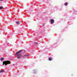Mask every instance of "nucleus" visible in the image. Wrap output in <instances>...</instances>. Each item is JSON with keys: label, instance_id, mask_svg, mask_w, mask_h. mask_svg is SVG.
Instances as JSON below:
<instances>
[{"label": "nucleus", "instance_id": "3", "mask_svg": "<svg viewBox=\"0 0 77 77\" xmlns=\"http://www.w3.org/2000/svg\"><path fill=\"white\" fill-rule=\"evenodd\" d=\"M16 24H17V25H19V24H21V23H21V21H16Z\"/></svg>", "mask_w": 77, "mask_h": 77}, {"label": "nucleus", "instance_id": "10", "mask_svg": "<svg viewBox=\"0 0 77 77\" xmlns=\"http://www.w3.org/2000/svg\"><path fill=\"white\" fill-rule=\"evenodd\" d=\"M4 59H3V58H1V59H0V60L1 61H2V60H3Z\"/></svg>", "mask_w": 77, "mask_h": 77}, {"label": "nucleus", "instance_id": "6", "mask_svg": "<svg viewBox=\"0 0 77 77\" xmlns=\"http://www.w3.org/2000/svg\"><path fill=\"white\" fill-rule=\"evenodd\" d=\"M29 55L26 54L24 55L23 56V58H26L27 57H28Z\"/></svg>", "mask_w": 77, "mask_h": 77}, {"label": "nucleus", "instance_id": "2", "mask_svg": "<svg viewBox=\"0 0 77 77\" xmlns=\"http://www.w3.org/2000/svg\"><path fill=\"white\" fill-rule=\"evenodd\" d=\"M17 56V59H20V57H21V54H16Z\"/></svg>", "mask_w": 77, "mask_h": 77}, {"label": "nucleus", "instance_id": "14", "mask_svg": "<svg viewBox=\"0 0 77 77\" xmlns=\"http://www.w3.org/2000/svg\"><path fill=\"white\" fill-rule=\"evenodd\" d=\"M3 0H0V1H3Z\"/></svg>", "mask_w": 77, "mask_h": 77}, {"label": "nucleus", "instance_id": "9", "mask_svg": "<svg viewBox=\"0 0 77 77\" xmlns=\"http://www.w3.org/2000/svg\"><path fill=\"white\" fill-rule=\"evenodd\" d=\"M49 60L50 61L52 60H53V59H52V58L49 57Z\"/></svg>", "mask_w": 77, "mask_h": 77}, {"label": "nucleus", "instance_id": "11", "mask_svg": "<svg viewBox=\"0 0 77 77\" xmlns=\"http://www.w3.org/2000/svg\"><path fill=\"white\" fill-rule=\"evenodd\" d=\"M64 5H68V3H67V2H65V3H64Z\"/></svg>", "mask_w": 77, "mask_h": 77}, {"label": "nucleus", "instance_id": "15", "mask_svg": "<svg viewBox=\"0 0 77 77\" xmlns=\"http://www.w3.org/2000/svg\"><path fill=\"white\" fill-rule=\"evenodd\" d=\"M13 65H14V64H13Z\"/></svg>", "mask_w": 77, "mask_h": 77}, {"label": "nucleus", "instance_id": "7", "mask_svg": "<svg viewBox=\"0 0 77 77\" xmlns=\"http://www.w3.org/2000/svg\"><path fill=\"white\" fill-rule=\"evenodd\" d=\"M33 74H36V73L37 72V71H36V70H33Z\"/></svg>", "mask_w": 77, "mask_h": 77}, {"label": "nucleus", "instance_id": "13", "mask_svg": "<svg viewBox=\"0 0 77 77\" xmlns=\"http://www.w3.org/2000/svg\"><path fill=\"white\" fill-rule=\"evenodd\" d=\"M3 7H0V9H3Z\"/></svg>", "mask_w": 77, "mask_h": 77}, {"label": "nucleus", "instance_id": "8", "mask_svg": "<svg viewBox=\"0 0 77 77\" xmlns=\"http://www.w3.org/2000/svg\"><path fill=\"white\" fill-rule=\"evenodd\" d=\"M5 72V70H0V73H1V72Z\"/></svg>", "mask_w": 77, "mask_h": 77}, {"label": "nucleus", "instance_id": "4", "mask_svg": "<svg viewBox=\"0 0 77 77\" xmlns=\"http://www.w3.org/2000/svg\"><path fill=\"white\" fill-rule=\"evenodd\" d=\"M22 52V50H20L19 51H18V52H17L16 53V54H20V53H21V52Z\"/></svg>", "mask_w": 77, "mask_h": 77}, {"label": "nucleus", "instance_id": "12", "mask_svg": "<svg viewBox=\"0 0 77 77\" xmlns=\"http://www.w3.org/2000/svg\"><path fill=\"white\" fill-rule=\"evenodd\" d=\"M34 44H36V45H37L38 44V43L35 42Z\"/></svg>", "mask_w": 77, "mask_h": 77}, {"label": "nucleus", "instance_id": "1", "mask_svg": "<svg viewBox=\"0 0 77 77\" xmlns=\"http://www.w3.org/2000/svg\"><path fill=\"white\" fill-rule=\"evenodd\" d=\"M3 64L2 65H5V66L7 65L8 64H10L11 63V62L9 61H3Z\"/></svg>", "mask_w": 77, "mask_h": 77}, {"label": "nucleus", "instance_id": "5", "mask_svg": "<svg viewBox=\"0 0 77 77\" xmlns=\"http://www.w3.org/2000/svg\"><path fill=\"white\" fill-rule=\"evenodd\" d=\"M54 20L53 19H51V24H53L54 23Z\"/></svg>", "mask_w": 77, "mask_h": 77}]
</instances>
